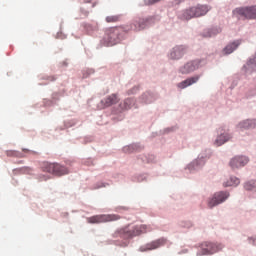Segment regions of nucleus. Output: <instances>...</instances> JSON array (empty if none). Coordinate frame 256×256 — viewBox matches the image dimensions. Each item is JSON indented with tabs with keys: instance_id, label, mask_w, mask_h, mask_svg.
I'll return each mask as SVG.
<instances>
[{
	"instance_id": "19",
	"label": "nucleus",
	"mask_w": 256,
	"mask_h": 256,
	"mask_svg": "<svg viewBox=\"0 0 256 256\" xmlns=\"http://www.w3.org/2000/svg\"><path fill=\"white\" fill-rule=\"evenodd\" d=\"M241 182L237 177H230V179L224 183V187H237Z\"/></svg>"
},
{
	"instance_id": "15",
	"label": "nucleus",
	"mask_w": 256,
	"mask_h": 256,
	"mask_svg": "<svg viewBox=\"0 0 256 256\" xmlns=\"http://www.w3.org/2000/svg\"><path fill=\"white\" fill-rule=\"evenodd\" d=\"M199 76H193L190 78H187L186 80L180 82L177 84L178 89H186V87H191V85H195L197 81H199Z\"/></svg>"
},
{
	"instance_id": "5",
	"label": "nucleus",
	"mask_w": 256,
	"mask_h": 256,
	"mask_svg": "<svg viewBox=\"0 0 256 256\" xmlns=\"http://www.w3.org/2000/svg\"><path fill=\"white\" fill-rule=\"evenodd\" d=\"M235 17H245V19H256V6L236 8L233 10Z\"/></svg>"
},
{
	"instance_id": "21",
	"label": "nucleus",
	"mask_w": 256,
	"mask_h": 256,
	"mask_svg": "<svg viewBox=\"0 0 256 256\" xmlns=\"http://www.w3.org/2000/svg\"><path fill=\"white\" fill-rule=\"evenodd\" d=\"M244 189H246V191H256V181L251 180V181L247 182L244 185Z\"/></svg>"
},
{
	"instance_id": "2",
	"label": "nucleus",
	"mask_w": 256,
	"mask_h": 256,
	"mask_svg": "<svg viewBox=\"0 0 256 256\" xmlns=\"http://www.w3.org/2000/svg\"><path fill=\"white\" fill-rule=\"evenodd\" d=\"M209 12V7L207 5H196L194 7H190L182 11L179 14V18L184 21H189V19H193V17H203V15H207Z\"/></svg>"
},
{
	"instance_id": "12",
	"label": "nucleus",
	"mask_w": 256,
	"mask_h": 256,
	"mask_svg": "<svg viewBox=\"0 0 256 256\" xmlns=\"http://www.w3.org/2000/svg\"><path fill=\"white\" fill-rule=\"evenodd\" d=\"M187 53V47L183 45L175 46L170 52V59H181Z\"/></svg>"
},
{
	"instance_id": "18",
	"label": "nucleus",
	"mask_w": 256,
	"mask_h": 256,
	"mask_svg": "<svg viewBox=\"0 0 256 256\" xmlns=\"http://www.w3.org/2000/svg\"><path fill=\"white\" fill-rule=\"evenodd\" d=\"M229 139H231V135L229 133H223L217 137L215 140V145L217 147H221V145H225Z\"/></svg>"
},
{
	"instance_id": "9",
	"label": "nucleus",
	"mask_w": 256,
	"mask_h": 256,
	"mask_svg": "<svg viewBox=\"0 0 256 256\" xmlns=\"http://www.w3.org/2000/svg\"><path fill=\"white\" fill-rule=\"evenodd\" d=\"M167 243L165 238H159L158 240H154L150 243H147L139 248L141 253H145V251H153L155 249H159V247H163Z\"/></svg>"
},
{
	"instance_id": "11",
	"label": "nucleus",
	"mask_w": 256,
	"mask_h": 256,
	"mask_svg": "<svg viewBox=\"0 0 256 256\" xmlns=\"http://www.w3.org/2000/svg\"><path fill=\"white\" fill-rule=\"evenodd\" d=\"M249 163V158L245 156H236L230 161V167L232 169H239V167H245Z\"/></svg>"
},
{
	"instance_id": "6",
	"label": "nucleus",
	"mask_w": 256,
	"mask_h": 256,
	"mask_svg": "<svg viewBox=\"0 0 256 256\" xmlns=\"http://www.w3.org/2000/svg\"><path fill=\"white\" fill-rule=\"evenodd\" d=\"M147 231H150L149 227L145 224H141L134 226L131 229L125 228L124 235L129 239L131 237H139V235H143V233H147Z\"/></svg>"
},
{
	"instance_id": "17",
	"label": "nucleus",
	"mask_w": 256,
	"mask_h": 256,
	"mask_svg": "<svg viewBox=\"0 0 256 256\" xmlns=\"http://www.w3.org/2000/svg\"><path fill=\"white\" fill-rule=\"evenodd\" d=\"M240 45H241V41H239V40H236V41L232 42L231 44H228L223 49L224 55H231V53H233V51H235V49H237V47H239Z\"/></svg>"
},
{
	"instance_id": "7",
	"label": "nucleus",
	"mask_w": 256,
	"mask_h": 256,
	"mask_svg": "<svg viewBox=\"0 0 256 256\" xmlns=\"http://www.w3.org/2000/svg\"><path fill=\"white\" fill-rule=\"evenodd\" d=\"M229 199V192H216L212 198L208 200V207L213 209V207H217V205H221V203H225Z\"/></svg>"
},
{
	"instance_id": "10",
	"label": "nucleus",
	"mask_w": 256,
	"mask_h": 256,
	"mask_svg": "<svg viewBox=\"0 0 256 256\" xmlns=\"http://www.w3.org/2000/svg\"><path fill=\"white\" fill-rule=\"evenodd\" d=\"M199 65H201V60H194V61L188 62L180 68V73H182L183 75L193 73V71H196Z\"/></svg>"
},
{
	"instance_id": "4",
	"label": "nucleus",
	"mask_w": 256,
	"mask_h": 256,
	"mask_svg": "<svg viewBox=\"0 0 256 256\" xmlns=\"http://www.w3.org/2000/svg\"><path fill=\"white\" fill-rule=\"evenodd\" d=\"M121 216L117 214H100L87 218V223L99 224V223H109L111 221H119Z\"/></svg>"
},
{
	"instance_id": "1",
	"label": "nucleus",
	"mask_w": 256,
	"mask_h": 256,
	"mask_svg": "<svg viewBox=\"0 0 256 256\" xmlns=\"http://www.w3.org/2000/svg\"><path fill=\"white\" fill-rule=\"evenodd\" d=\"M132 30L133 26H118L108 28L104 36V42L106 45H117V43H120L121 39H123V35Z\"/></svg>"
},
{
	"instance_id": "13",
	"label": "nucleus",
	"mask_w": 256,
	"mask_h": 256,
	"mask_svg": "<svg viewBox=\"0 0 256 256\" xmlns=\"http://www.w3.org/2000/svg\"><path fill=\"white\" fill-rule=\"evenodd\" d=\"M117 103H119V96L117 94H111L101 100L102 109H105V107H111L112 105H117Z\"/></svg>"
},
{
	"instance_id": "16",
	"label": "nucleus",
	"mask_w": 256,
	"mask_h": 256,
	"mask_svg": "<svg viewBox=\"0 0 256 256\" xmlns=\"http://www.w3.org/2000/svg\"><path fill=\"white\" fill-rule=\"evenodd\" d=\"M256 127V120H244L238 124V129L241 131L245 129H255Z\"/></svg>"
},
{
	"instance_id": "22",
	"label": "nucleus",
	"mask_w": 256,
	"mask_h": 256,
	"mask_svg": "<svg viewBox=\"0 0 256 256\" xmlns=\"http://www.w3.org/2000/svg\"><path fill=\"white\" fill-rule=\"evenodd\" d=\"M6 155L7 157H19V153L13 150H7Z\"/></svg>"
},
{
	"instance_id": "24",
	"label": "nucleus",
	"mask_w": 256,
	"mask_h": 256,
	"mask_svg": "<svg viewBox=\"0 0 256 256\" xmlns=\"http://www.w3.org/2000/svg\"><path fill=\"white\" fill-rule=\"evenodd\" d=\"M161 0H149L150 5H154V3H159Z\"/></svg>"
},
{
	"instance_id": "20",
	"label": "nucleus",
	"mask_w": 256,
	"mask_h": 256,
	"mask_svg": "<svg viewBox=\"0 0 256 256\" xmlns=\"http://www.w3.org/2000/svg\"><path fill=\"white\" fill-rule=\"evenodd\" d=\"M121 15H111L105 18L106 23H119L121 21Z\"/></svg>"
},
{
	"instance_id": "26",
	"label": "nucleus",
	"mask_w": 256,
	"mask_h": 256,
	"mask_svg": "<svg viewBox=\"0 0 256 256\" xmlns=\"http://www.w3.org/2000/svg\"><path fill=\"white\" fill-rule=\"evenodd\" d=\"M101 187H105V184H104V183H101V185L98 186L97 188L99 189V188H101Z\"/></svg>"
},
{
	"instance_id": "14",
	"label": "nucleus",
	"mask_w": 256,
	"mask_h": 256,
	"mask_svg": "<svg viewBox=\"0 0 256 256\" xmlns=\"http://www.w3.org/2000/svg\"><path fill=\"white\" fill-rule=\"evenodd\" d=\"M149 21H151V18H140L135 21L134 25H128V27H132L134 31H142L149 25Z\"/></svg>"
},
{
	"instance_id": "8",
	"label": "nucleus",
	"mask_w": 256,
	"mask_h": 256,
	"mask_svg": "<svg viewBox=\"0 0 256 256\" xmlns=\"http://www.w3.org/2000/svg\"><path fill=\"white\" fill-rule=\"evenodd\" d=\"M221 249H223V245L221 244L204 242L201 246V251L198 252V255H213V253H217V251H221Z\"/></svg>"
},
{
	"instance_id": "3",
	"label": "nucleus",
	"mask_w": 256,
	"mask_h": 256,
	"mask_svg": "<svg viewBox=\"0 0 256 256\" xmlns=\"http://www.w3.org/2000/svg\"><path fill=\"white\" fill-rule=\"evenodd\" d=\"M41 169L44 173H50L56 177H62V175L69 174V169L59 163L43 162Z\"/></svg>"
},
{
	"instance_id": "23",
	"label": "nucleus",
	"mask_w": 256,
	"mask_h": 256,
	"mask_svg": "<svg viewBox=\"0 0 256 256\" xmlns=\"http://www.w3.org/2000/svg\"><path fill=\"white\" fill-rule=\"evenodd\" d=\"M133 103V100L132 99H126L125 101H124V105H125V107H124V109H131V104Z\"/></svg>"
},
{
	"instance_id": "27",
	"label": "nucleus",
	"mask_w": 256,
	"mask_h": 256,
	"mask_svg": "<svg viewBox=\"0 0 256 256\" xmlns=\"http://www.w3.org/2000/svg\"><path fill=\"white\" fill-rule=\"evenodd\" d=\"M206 37H211V34L206 35Z\"/></svg>"
},
{
	"instance_id": "25",
	"label": "nucleus",
	"mask_w": 256,
	"mask_h": 256,
	"mask_svg": "<svg viewBox=\"0 0 256 256\" xmlns=\"http://www.w3.org/2000/svg\"><path fill=\"white\" fill-rule=\"evenodd\" d=\"M132 148H133V146L125 147V148H124V151H129V149H132Z\"/></svg>"
}]
</instances>
